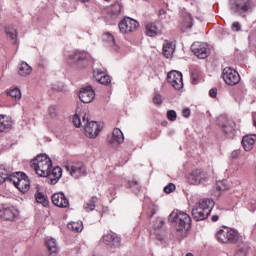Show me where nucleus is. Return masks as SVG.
I'll return each mask as SVG.
<instances>
[{"label": "nucleus", "instance_id": "1", "mask_svg": "<svg viewBox=\"0 0 256 256\" xmlns=\"http://www.w3.org/2000/svg\"><path fill=\"white\" fill-rule=\"evenodd\" d=\"M73 124L75 127H83L86 137L89 139H95L99 133H101V127L99 126V123L95 121L89 122V117H87L85 112L75 114L73 117Z\"/></svg>", "mask_w": 256, "mask_h": 256}, {"label": "nucleus", "instance_id": "2", "mask_svg": "<svg viewBox=\"0 0 256 256\" xmlns=\"http://www.w3.org/2000/svg\"><path fill=\"white\" fill-rule=\"evenodd\" d=\"M213 207H215V202L212 199L204 198L200 200L192 209L194 221H204V219H207Z\"/></svg>", "mask_w": 256, "mask_h": 256}, {"label": "nucleus", "instance_id": "3", "mask_svg": "<svg viewBox=\"0 0 256 256\" xmlns=\"http://www.w3.org/2000/svg\"><path fill=\"white\" fill-rule=\"evenodd\" d=\"M31 167L34 168L39 177H48L49 171L53 167V162L46 154H39L32 160Z\"/></svg>", "mask_w": 256, "mask_h": 256}, {"label": "nucleus", "instance_id": "4", "mask_svg": "<svg viewBox=\"0 0 256 256\" xmlns=\"http://www.w3.org/2000/svg\"><path fill=\"white\" fill-rule=\"evenodd\" d=\"M170 223H177V231H187L191 228V216L179 210L173 211L169 217Z\"/></svg>", "mask_w": 256, "mask_h": 256}, {"label": "nucleus", "instance_id": "5", "mask_svg": "<svg viewBox=\"0 0 256 256\" xmlns=\"http://www.w3.org/2000/svg\"><path fill=\"white\" fill-rule=\"evenodd\" d=\"M10 183H13L16 189L20 190L21 193H27L31 187L29 177L23 172H16L9 178Z\"/></svg>", "mask_w": 256, "mask_h": 256}, {"label": "nucleus", "instance_id": "6", "mask_svg": "<svg viewBox=\"0 0 256 256\" xmlns=\"http://www.w3.org/2000/svg\"><path fill=\"white\" fill-rule=\"evenodd\" d=\"M216 239L220 243H237L239 241V232L235 229L224 227L216 233Z\"/></svg>", "mask_w": 256, "mask_h": 256}, {"label": "nucleus", "instance_id": "7", "mask_svg": "<svg viewBox=\"0 0 256 256\" xmlns=\"http://www.w3.org/2000/svg\"><path fill=\"white\" fill-rule=\"evenodd\" d=\"M118 27L120 33H123V35H130V33H135V30L139 28V22L131 17H125L120 21Z\"/></svg>", "mask_w": 256, "mask_h": 256}, {"label": "nucleus", "instance_id": "8", "mask_svg": "<svg viewBox=\"0 0 256 256\" xmlns=\"http://www.w3.org/2000/svg\"><path fill=\"white\" fill-rule=\"evenodd\" d=\"M65 169L74 179H79V177H85L87 175V168H85V165L81 162L67 164Z\"/></svg>", "mask_w": 256, "mask_h": 256}, {"label": "nucleus", "instance_id": "9", "mask_svg": "<svg viewBox=\"0 0 256 256\" xmlns=\"http://www.w3.org/2000/svg\"><path fill=\"white\" fill-rule=\"evenodd\" d=\"M222 78L225 81L226 85L230 86L237 85V83L241 81V76H239V72L229 67L223 69Z\"/></svg>", "mask_w": 256, "mask_h": 256}, {"label": "nucleus", "instance_id": "10", "mask_svg": "<svg viewBox=\"0 0 256 256\" xmlns=\"http://www.w3.org/2000/svg\"><path fill=\"white\" fill-rule=\"evenodd\" d=\"M191 185H203L209 181V174L203 170H194L188 177Z\"/></svg>", "mask_w": 256, "mask_h": 256}, {"label": "nucleus", "instance_id": "11", "mask_svg": "<svg viewBox=\"0 0 256 256\" xmlns=\"http://www.w3.org/2000/svg\"><path fill=\"white\" fill-rule=\"evenodd\" d=\"M192 52L198 59H207L209 57V46L203 42H194L191 45Z\"/></svg>", "mask_w": 256, "mask_h": 256}, {"label": "nucleus", "instance_id": "12", "mask_svg": "<svg viewBox=\"0 0 256 256\" xmlns=\"http://www.w3.org/2000/svg\"><path fill=\"white\" fill-rule=\"evenodd\" d=\"M167 79L174 89H183V74L181 72L172 70L167 74Z\"/></svg>", "mask_w": 256, "mask_h": 256}, {"label": "nucleus", "instance_id": "13", "mask_svg": "<svg viewBox=\"0 0 256 256\" xmlns=\"http://www.w3.org/2000/svg\"><path fill=\"white\" fill-rule=\"evenodd\" d=\"M230 7L234 13H246L251 9V0H230Z\"/></svg>", "mask_w": 256, "mask_h": 256}, {"label": "nucleus", "instance_id": "14", "mask_svg": "<svg viewBox=\"0 0 256 256\" xmlns=\"http://www.w3.org/2000/svg\"><path fill=\"white\" fill-rule=\"evenodd\" d=\"M0 219L3 221H15V219H19V210L13 206L2 207L0 209Z\"/></svg>", "mask_w": 256, "mask_h": 256}, {"label": "nucleus", "instance_id": "15", "mask_svg": "<svg viewBox=\"0 0 256 256\" xmlns=\"http://www.w3.org/2000/svg\"><path fill=\"white\" fill-rule=\"evenodd\" d=\"M79 99L82 103H91L95 99V90L92 86H86L80 89Z\"/></svg>", "mask_w": 256, "mask_h": 256}, {"label": "nucleus", "instance_id": "16", "mask_svg": "<svg viewBox=\"0 0 256 256\" xmlns=\"http://www.w3.org/2000/svg\"><path fill=\"white\" fill-rule=\"evenodd\" d=\"M103 242L112 249H117L121 245V237L113 232H108L103 236Z\"/></svg>", "mask_w": 256, "mask_h": 256}, {"label": "nucleus", "instance_id": "17", "mask_svg": "<svg viewBox=\"0 0 256 256\" xmlns=\"http://www.w3.org/2000/svg\"><path fill=\"white\" fill-rule=\"evenodd\" d=\"M52 203L56 207H60L61 209H67L69 207V199L65 197L63 192H58L52 195Z\"/></svg>", "mask_w": 256, "mask_h": 256}, {"label": "nucleus", "instance_id": "18", "mask_svg": "<svg viewBox=\"0 0 256 256\" xmlns=\"http://www.w3.org/2000/svg\"><path fill=\"white\" fill-rule=\"evenodd\" d=\"M145 29L146 35L148 37H157V35H161V33H163V28L161 27V24L155 22H150L146 24Z\"/></svg>", "mask_w": 256, "mask_h": 256}, {"label": "nucleus", "instance_id": "19", "mask_svg": "<svg viewBox=\"0 0 256 256\" xmlns=\"http://www.w3.org/2000/svg\"><path fill=\"white\" fill-rule=\"evenodd\" d=\"M62 175L63 169H61V167H55L52 171H49V174L46 177H48V183H50V185H56L59 179H61Z\"/></svg>", "mask_w": 256, "mask_h": 256}, {"label": "nucleus", "instance_id": "20", "mask_svg": "<svg viewBox=\"0 0 256 256\" xmlns=\"http://www.w3.org/2000/svg\"><path fill=\"white\" fill-rule=\"evenodd\" d=\"M125 141L123 132L119 128H115L112 132V138L108 141L110 145H121Z\"/></svg>", "mask_w": 256, "mask_h": 256}, {"label": "nucleus", "instance_id": "21", "mask_svg": "<svg viewBox=\"0 0 256 256\" xmlns=\"http://www.w3.org/2000/svg\"><path fill=\"white\" fill-rule=\"evenodd\" d=\"M93 75L95 80L101 83V85H109V83H111V76L105 74L103 71L95 70Z\"/></svg>", "mask_w": 256, "mask_h": 256}, {"label": "nucleus", "instance_id": "22", "mask_svg": "<svg viewBox=\"0 0 256 256\" xmlns=\"http://www.w3.org/2000/svg\"><path fill=\"white\" fill-rule=\"evenodd\" d=\"M256 135H246L242 138V145L245 151H251L255 146Z\"/></svg>", "mask_w": 256, "mask_h": 256}, {"label": "nucleus", "instance_id": "23", "mask_svg": "<svg viewBox=\"0 0 256 256\" xmlns=\"http://www.w3.org/2000/svg\"><path fill=\"white\" fill-rule=\"evenodd\" d=\"M175 53V44L171 41H165L163 44V55L166 59H171Z\"/></svg>", "mask_w": 256, "mask_h": 256}, {"label": "nucleus", "instance_id": "24", "mask_svg": "<svg viewBox=\"0 0 256 256\" xmlns=\"http://www.w3.org/2000/svg\"><path fill=\"white\" fill-rule=\"evenodd\" d=\"M11 127H13V119L0 114V133H3L5 129H11Z\"/></svg>", "mask_w": 256, "mask_h": 256}, {"label": "nucleus", "instance_id": "25", "mask_svg": "<svg viewBox=\"0 0 256 256\" xmlns=\"http://www.w3.org/2000/svg\"><path fill=\"white\" fill-rule=\"evenodd\" d=\"M46 246L47 249L49 251V256H56L59 248L57 247V241L55 240V238H48L46 240Z\"/></svg>", "mask_w": 256, "mask_h": 256}, {"label": "nucleus", "instance_id": "26", "mask_svg": "<svg viewBox=\"0 0 256 256\" xmlns=\"http://www.w3.org/2000/svg\"><path fill=\"white\" fill-rule=\"evenodd\" d=\"M32 71L33 68H31L27 62H21L18 65V75H20V77H27V75H31Z\"/></svg>", "mask_w": 256, "mask_h": 256}, {"label": "nucleus", "instance_id": "27", "mask_svg": "<svg viewBox=\"0 0 256 256\" xmlns=\"http://www.w3.org/2000/svg\"><path fill=\"white\" fill-rule=\"evenodd\" d=\"M103 41H106L108 43L109 47H111L112 51H119V46L115 43V38L111 33H105L103 35Z\"/></svg>", "mask_w": 256, "mask_h": 256}, {"label": "nucleus", "instance_id": "28", "mask_svg": "<svg viewBox=\"0 0 256 256\" xmlns=\"http://www.w3.org/2000/svg\"><path fill=\"white\" fill-rule=\"evenodd\" d=\"M4 31L11 41H17V28L15 26L8 25L5 27Z\"/></svg>", "mask_w": 256, "mask_h": 256}, {"label": "nucleus", "instance_id": "29", "mask_svg": "<svg viewBox=\"0 0 256 256\" xmlns=\"http://www.w3.org/2000/svg\"><path fill=\"white\" fill-rule=\"evenodd\" d=\"M122 11H123V5L119 2L114 3L110 7V15H112V17H119Z\"/></svg>", "mask_w": 256, "mask_h": 256}, {"label": "nucleus", "instance_id": "30", "mask_svg": "<svg viewBox=\"0 0 256 256\" xmlns=\"http://www.w3.org/2000/svg\"><path fill=\"white\" fill-rule=\"evenodd\" d=\"M70 59L73 63H77L78 61H85V59H87V53L77 51L70 56Z\"/></svg>", "mask_w": 256, "mask_h": 256}, {"label": "nucleus", "instance_id": "31", "mask_svg": "<svg viewBox=\"0 0 256 256\" xmlns=\"http://www.w3.org/2000/svg\"><path fill=\"white\" fill-rule=\"evenodd\" d=\"M68 229L75 231V233H81V231H83V222H71L68 224Z\"/></svg>", "mask_w": 256, "mask_h": 256}, {"label": "nucleus", "instance_id": "32", "mask_svg": "<svg viewBox=\"0 0 256 256\" xmlns=\"http://www.w3.org/2000/svg\"><path fill=\"white\" fill-rule=\"evenodd\" d=\"M7 95H9V97L14 99L15 103H17V101L21 100V90L19 88H14V89L8 91Z\"/></svg>", "mask_w": 256, "mask_h": 256}, {"label": "nucleus", "instance_id": "33", "mask_svg": "<svg viewBox=\"0 0 256 256\" xmlns=\"http://www.w3.org/2000/svg\"><path fill=\"white\" fill-rule=\"evenodd\" d=\"M183 25L186 29H191L193 27V18L190 13H184Z\"/></svg>", "mask_w": 256, "mask_h": 256}, {"label": "nucleus", "instance_id": "34", "mask_svg": "<svg viewBox=\"0 0 256 256\" xmlns=\"http://www.w3.org/2000/svg\"><path fill=\"white\" fill-rule=\"evenodd\" d=\"M95 203H97V196L92 197L91 200L84 205L85 211H93L95 209Z\"/></svg>", "mask_w": 256, "mask_h": 256}, {"label": "nucleus", "instance_id": "35", "mask_svg": "<svg viewBox=\"0 0 256 256\" xmlns=\"http://www.w3.org/2000/svg\"><path fill=\"white\" fill-rule=\"evenodd\" d=\"M48 115L51 117V119H59V112L57 111V107L55 105L49 106Z\"/></svg>", "mask_w": 256, "mask_h": 256}, {"label": "nucleus", "instance_id": "36", "mask_svg": "<svg viewBox=\"0 0 256 256\" xmlns=\"http://www.w3.org/2000/svg\"><path fill=\"white\" fill-rule=\"evenodd\" d=\"M235 131V127L233 126V123L226 124L223 126V132L225 135H231Z\"/></svg>", "mask_w": 256, "mask_h": 256}, {"label": "nucleus", "instance_id": "37", "mask_svg": "<svg viewBox=\"0 0 256 256\" xmlns=\"http://www.w3.org/2000/svg\"><path fill=\"white\" fill-rule=\"evenodd\" d=\"M35 198H36L37 203H45L47 201V198L41 192L36 193Z\"/></svg>", "mask_w": 256, "mask_h": 256}, {"label": "nucleus", "instance_id": "38", "mask_svg": "<svg viewBox=\"0 0 256 256\" xmlns=\"http://www.w3.org/2000/svg\"><path fill=\"white\" fill-rule=\"evenodd\" d=\"M167 119H169V121H176L177 120V112H175V110H169L167 112Z\"/></svg>", "mask_w": 256, "mask_h": 256}, {"label": "nucleus", "instance_id": "39", "mask_svg": "<svg viewBox=\"0 0 256 256\" xmlns=\"http://www.w3.org/2000/svg\"><path fill=\"white\" fill-rule=\"evenodd\" d=\"M234 256H247V250L243 247H240L235 251Z\"/></svg>", "mask_w": 256, "mask_h": 256}, {"label": "nucleus", "instance_id": "40", "mask_svg": "<svg viewBox=\"0 0 256 256\" xmlns=\"http://www.w3.org/2000/svg\"><path fill=\"white\" fill-rule=\"evenodd\" d=\"M175 191V184L169 183L166 187H164L165 193H173Z\"/></svg>", "mask_w": 256, "mask_h": 256}, {"label": "nucleus", "instance_id": "41", "mask_svg": "<svg viewBox=\"0 0 256 256\" xmlns=\"http://www.w3.org/2000/svg\"><path fill=\"white\" fill-rule=\"evenodd\" d=\"M153 103L155 105H161L163 103V99L161 98L160 94H155L153 97Z\"/></svg>", "mask_w": 256, "mask_h": 256}, {"label": "nucleus", "instance_id": "42", "mask_svg": "<svg viewBox=\"0 0 256 256\" xmlns=\"http://www.w3.org/2000/svg\"><path fill=\"white\" fill-rule=\"evenodd\" d=\"M6 179H7V171L0 169V185H2V183H5Z\"/></svg>", "mask_w": 256, "mask_h": 256}, {"label": "nucleus", "instance_id": "43", "mask_svg": "<svg viewBox=\"0 0 256 256\" xmlns=\"http://www.w3.org/2000/svg\"><path fill=\"white\" fill-rule=\"evenodd\" d=\"M232 31H241V24L239 22H234L231 26Z\"/></svg>", "mask_w": 256, "mask_h": 256}, {"label": "nucleus", "instance_id": "44", "mask_svg": "<svg viewBox=\"0 0 256 256\" xmlns=\"http://www.w3.org/2000/svg\"><path fill=\"white\" fill-rule=\"evenodd\" d=\"M161 227H163V222L161 219H157L156 223L154 224V229H161Z\"/></svg>", "mask_w": 256, "mask_h": 256}, {"label": "nucleus", "instance_id": "45", "mask_svg": "<svg viewBox=\"0 0 256 256\" xmlns=\"http://www.w3.org/2000/svg\"><path fill=\"white\" fill-rule=\"evenodd\" d=\"M239 155H241V151L240 150H234L231 153L232 159H237V157H239Z\"/></svg>", "mask_w": 256, "mask_h": 256}, {"label": "nucleus", "instance_id": "46", "mask_svg": "<svg viewBox=\"0 0 256 256\" xmlns=\"http://www.w3.org/2000/svg\"><path fill=\"white\" fill-rule=\"evenodd\" d=\"M210 97L215 98L217 97V88H212L210 91Z\"/></svg>", "mask_w": 256, "mask_h": 256}, {"label": "nucleus", "instance_id": "47", "mask_svg": "<svg viewBox=\"0 0 256 256\" xmlns=\"http://www.w3.org/2000/svg\"><path fill=\"white\" fill-rule=\"evenodd\" d=\"M182 115H183V117H189V115H191V110H189V109H184V110L182 111Z\"/></svg>", "mask_w": 256, "mask_h": 256}, {"label": "nucleus", "instance_id": "48", "mask_svg": "<svg viewBox=\"0 0 256 256\" xmlns=\"http://www.w3.org/2000/svg\"><path fill=\"white\" fill-rule=\"evenodd\" d=\"M130 187H132V189H134V187L139 189V183L137 181H132L130 182Z\"/></svg>", "mask_w": 256, "mask_h": 256}, {"label": "nucleus", "instance_id": "49", "mask_svg": "<svg viewBox=\"0 0 256 256\" xmlns=\"http://www.w3.org/2000/svg\"><path fill=\"white\" fill-rule=\"evenodd\" d=\"M211 221H213V222L219 221V216L218 215H213L211 217Z\"/></svg>", "mask_w": 256, "mask_h": 256}, {"label": "nucleus", "instance_id": "50", "mask_svg": "<svg viewBox=\"0 0 256 256\" xmlns=\"http://www.w3.org/2000/svg\"><path fill=\"white\" fill-rule=\"evenodd\" d=\"M192 83L195 85L197 84V79L195 77H192Z\"/></svg>", "mask_w": 256, "mask_h": 256}, {"label": "nucleus", "instance_id": "51", "mask_svg": "<svg viewBox=\"0 0 256 256\" xmlns=\"http://www.w3.org/2000/svg\"><path fill=\"white\" fill-rule=\"evenodd\" d=\"M219 185H221V182H218V183H217V187H218V190H219V191H223V189L220 188Z\"/></svg>", "mask_w": 256, "mask_h": 256}, {"label": "nucleus", "instance_id": "52", "mask_svg": "<svg viewBox=\"0 0 256 256\" xmlns=\"http://www.w3.org/2000/svg\"><path fill=\"white\" fill-rule=\"evenodd\" d=\"M153 215H155V210H151V215H150V217H153Z\"/></svg>", "mask_w": 256, "mask_h": 256}, {"label": "nucleus", "instance_id": "53", "mask_svg": "<svg viewBox=\"0 0 256 256\" xmlns=\"http://www.w3.org/2000/svg\"><path fill=\"white\" fill-rule=\"evenodd\" d=\"M82 3H87L89 0H80Z\"/></svg>", "mask_w": 256, "mask_h": 256}, {"label": "nucleus", "instance_id": "54", "mask_svg": "<svg viewBox=\"0 0 256 256\" xmlns=\"http://www.w3.org/2000/svg\"><path fill=\"white\" fill-rule=\"evenodd\" d=\"M185 256H193L192 253H187Z\"/></svg>", "mask_w": 256, "mask_h": 256}, {"label": "nucleus", "instance_id": "55", "mask_svg": "<svg viewBox=\"0 0 256 256\" xmlns=\"http://www.w3.org/2000/svg\"><path fill=\"white\" fill-rule=\"evenodd\" d=\"M162 125H164V126L167 125V122H163Z\"/></svg>", "mask_w": 256, "mask_h": 256}, {"label": "nucleus", "instance_id": "56", "mask_svg": "<svg viewBox=\"0 0 256 256\" xmlns=\"http://www.w3.org/2000/svg\"><path fill=\"white\" fill-rule=\"evenodd\" d=\"M160 13H165V10H161Z\"/></svg>", "mask_w": 256, "mask_h": 256}, {"label": "nucleus", "instance_id": "57", "mask_svg": "<svg viewBox=\"0 0 256 256\" xmlns=\"http://www.w3.org/2000/svg\"><path fill=\"white\" fill-rule=\"evenodd\" d=\"M105 1H111V0H105Z\"/></svg>", "mask_w": 256, "mask_h": 256}]
</instances>
